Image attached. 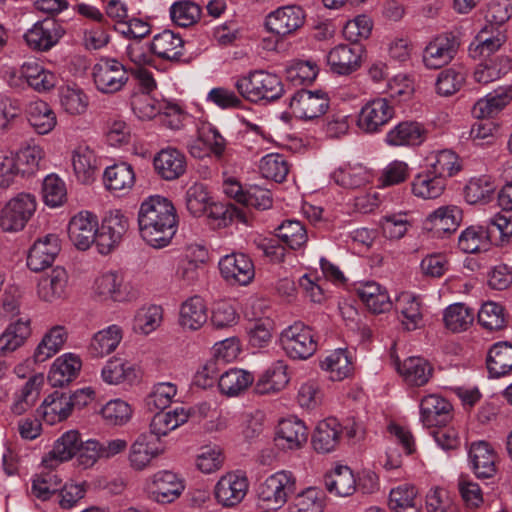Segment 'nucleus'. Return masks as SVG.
<instances>
[{
    "label": "nucleus",
    "mask_w": 512,
    "mask_h": 512,
    "mask_svg": "<svg viewBox=\"0 0 512 512\" xmlns=\"http://www.w3.org/2000/svg\"><path fill=\"white\" fill-rule=\"evenodd\" d=\"M342 426L336 418L322 420L316 426L312 437V445L318 453L333 451L340 440Z\"/></svg>",
    "instance_id": "39"
},
{
    "label": "nucleus",
    "mask_w": 512,
    "mask_h": 512,
    "mask_svg": "<svg viewBox=\"0 0 512 512\" xmlns=\"http://www.w3.org/2000/svg\"><path fill=\"white\" fill-rule=\"evenodd\" d=\"M40 412L50 425L65 420L72 412L69 394L55 391L48 395L40 406Z\"/></svg>",
    "instance_id": "49"
},
{
    "label": "nucleus",
    "mask_w": 512,
    "mask_h": 512,
    "mask_svg": "<svg viewBox=\"0 0 512 512\" xmlns=\"http://www.w3.org/2000/svg\"><path fill=\"white\" fill-rule=\"evenodd\" d=\"M59 102L64 112L71 116L83 115L89 106V97L77 85H66L59 90Z\"/></svg>",
    "instance_id": "60"
},
{
    "label": "nucleus",
    "mask_w": 512,
    "mask_h": 512,
    "mask_svg": "<svg viewBox=\"0 0 512 512\" xmlns=\"http://www.w3.org/2000/svg\"><path fill=\"white\" fill-rule=\"evenodd\" d=\"M123 339V329L116 324L96 332L88 346V352L93 358H103L114 352Z\"/></svg>",
    "instance_id": "36"
},
{
    "label": "nucleus",
    "mask_w": 512,
    "mask_h": 512,
    "mask_svg": "<svg viewBox=\"0 0 512 512\" xmlns=\"http://www.w3.org/2000/svg\"><path fill=\"white\" fill-rule=\"evenodd\" d=\"M37 207L36 198L30 193H19L2 208L0 227L5 232H18L24 229Z\"/></svg>",
    "instance_id": "7"
},
{
    "label": "nucleus",
    "mask_w": 512,
    "mask_h": 512,
    "mask_svg": "<svg viewBox=\"0 0 512 512\" xmlns=\"http://www.w3.org/2000/svg\"><path fill=\"white\" fill-rule=\"evenodd\" d=\"M362 54L359 45L339 44L327 54V63L334 73L348 75L360 67Z\"/></svg>",
    "instance_id": "23"
},
{
    "label": "nucleus",
    "mask_w": 512,
    "mask_h": 512,
    "mask_svg": "<svg viewBox=\"0 0 512 512\" xmlns=\"http://www.w3.org/2000/svg\"><path fill=\"white\" fill-rule=\"evenodd\" d=\"M98 218L89 211H81L74 215L68 224V237L78 249L85 251L93 243L97 244Z\"/></svg>",
    "instance_id": "14"
},
{
    "label": "nucleus",
    "mask_w": 512,
    "mask_h": 512,
    "mask_svg": "<svg viewBox=\"0 0 512 512\" xmlns=\"http://www.w3.org/2000/svg\"><path fill=\"white\" fill-rule=\"evenodd\" d=\"M505 41L506 35L502 30L485 26L469 45V54L474 59L493 57Z\"/></svg>",
    "instance_id": "29"
},
{
    "label": "nucleus",
    "mask_w": 512,
    "mask_h": 512,
    "mask_svg": "<svg viewBox=\"0 0 512 512\" xmlns=\"http://www.w3.org/2000/svg\"><path fill=\"white\" fill-rule=\"evenodd\" d=\"M307 438V428L301 420L287 418L279 422L275 440L282 449H299L307 442Z\"/></svg>",
    "instance_id": "30"
},
{
    "label": "nucleus",
    "mask_w": 512,
    "mask_h": 512,
    "mask_svg": "<svg viewBox=\"0 0 512 512\" xmlns=\"http://www.w3.org/2000/svg\"><path fill=\"white\" fill-rule=\"evenodd\" d=\"M512 100V89L501 86L476 101L472 114L477 119L492 118L500 113Z\"/></svg>",
    "instance_id": "28"
},
{
    "label": "nucleus",
    "mask_w": 512,
    "mask_h": 512,
    "mask_svg": "<svg viewBox=\"0 0 512 512\" xmlns=\"http://www.w3.org/2000/svg\"><path fill=\"white\" fill-rule=\"evenodd\" d=\"M26 114L30 125L41 135L50 133L57 124L55 112L43 100L31 101L27 105Z\"/></svg>",
    "instance_id": "46"
},
{
    "label": "nucleus",
    "mask_w": 512,
    "mask_h": 512,
    "mask_svg": "<svg viewBox=\"0 0 512 512\" xmlns=\"http://www.w3.org/2000/svg\"><path fill=\"white\" fill-rule=\"evenodd\" d=\"M67 285V271L62 267H56L39 279L37 295L44 302L54 303L66 297Z\"/></svg>",
    "instance_id": "27"
},
{
    "label": "nucleus",
    "mask_w": 512,
    "mask_h": 512,
    "mask_svg": "<svg viewBox=\"0 0 512 512\" xmlns=\"http://www.w3.org/2000/svg\"><path fill=\"white\" fill-rule=\"evenodd\" d=\"M68 338V332L64 326L51 327L37 345L33 359L36 363H43L55 356L64 346Z\"/></svg>",
    "instance_id": "44"
},
{
    "label": "nucleus",
    "mask_w": 512,
    "mask_h": 512,
    "mask_svg": "<svg viewBox=\"0 0 512 512\" xmlns=\"http://www.w3.org/2000/svg\"><path fill=\"white\" fill-rule=\"evenodd\" d=\"M188 419L189 413L184 407H176L168 412H158L152 417L149 431L146 433L154 435L161 441L162 437L185 424Z\"/></svg>",
    "instance_id": "37"
},
{
    "label": "nucleus",
    "mask_w": 512,
    "mask_h": 512,
    "mask_svg": "<svg viewBox=\"0 0 512 512\" xmlns=\"http://www.w3.org/2000/svg\"><path fill=\"white\" fill-rule=\"evenodd\" d=\"M30 319L10 323L0 335V353L8 354L21 347L31 335Z\"/></svg>",
    "instance_id": "55"
},
{
    "label": "nucleus",
    "mask_w": 512,
    "mask_h": 512,
    "mask_svg": "<svg viewBox=\"0 0 512 512\" xmlns=\"http://www.w3.org/2000/svg\"><path fill=\"white\" fill-rule=\"evenodd\" d=\"M511 60L505 55H495L490 58H484L473 73L476 82L488 84L496 81L506 75L511 70Z\"/></svg>",
    "instance_id": "47"
},
{
    "label": "nucleus",
    "mask_w": 512,
    "mask_h": 512,
    "mask_svg": "<svg viewBox=\"0 0 512 512\" xmlns=\"http://www.w3.org/2000/svg\"><path fill=\"white\" fill-rule=\"evenodd\" d=\"M389 507L392 512H420L421 503L415 486L402 484L390 491Z\"/></svg>",
    "instance_id": "58"
},
{
    "label": "nucleus",
    "mask_w": 512,
    "mask_h": 512,
    "mask_svg": "<svg viewBox=\"0 0 512 512\" xmlns=\"http://www.w3.org/2000/svg\"><path fill=\"white\" fill-rule=\"evenodd\" d=\"M468 460L476 477L491 478L495 475L497 454L489 443H472L468 451Z\"/></svg>",
    "instance_id": "25"
},
{
    "label": "nucleus",
    "mask_w": 512,
    "mask_h": 512,
    "mask_svg": "<svg viewBox=\"0 0 512 512\" xmlns=\"http://www.w3.org/2000/svg\"><path fill=\"white\" fill-rule=\"evenodd\" d=\"M186 206L195 217L207 214L209 218L219 220L225 213L224 207L212 201L206 186L201 183H195L188 188Z\"/></svg>",
    "instance_id": "19"
},
{
    "label": "nucleus",
    "mask_w": 512,
    "mask_h": 512,
    "mask_svg": "<svg viewBox=\"0 0 512 512\" xmlns=\"http://www.w3.org/2000/svg\"><path fill=\"white\" fill-rule=\"evenodd\" d=\"M305 23V12L298 5H285L271 11L265 17L268 32L279 38L294 34Z\"/></svg>",
    "instance_id": "12"
},
{
    "label": "nucleus",
    "mask_w": 512,
    "mask_h": 512,
    "mask_svg": "<svg viewBox=\"0 0 512 512\" xmlns=\"http://www.w3.org/2000/svg\"><path fill=\"white\" fill-rule=\"evenodd\" d=\"M452 405L439 394L424 396L420 402V420L426 427L446 425L452 415Z\"/></svg>",
    "instance_id": "20"
},
{
    "label": "nucleus",
    "mask_w": 512,
    "mask_h": 512,
    "mask_svg": "<svg viewBox=\"0 0 512 512\" xmlns=\"http://www.w3.org/2000/svg\"><path fill=\"white\" fill-rule=\"evenodd\" d=\"M462 221V210L455 205L441 206L426 218V224L436 232H454Z\"/></svg>",
    "instance_id": "54"
},
{
    "label": "nucleus",
    "mask_w": 512,
    "mask_h": 512,
    "mask_svg": "<svg viewBox=\"0 0 512 512\" xmlns=\"http://www.w3.org/2000/svg\"><path fill=\"white\" fill-rule=\"evenodd\" d=\"M496 191V185L488 175L471 178L464 188V197L469 204L488 203Z\"/></svg>",
    "instance_id": "62"
},
{
    "label": "nucleus",
    "mask_w": 512,
    "mask_h": 512,
    "mask_svg": "<svg viewBox=\"0 0 512 512\" xmlns=\"http://www.w3.org/2000/svg\"><path fill=\"white\" fill-rule=\"evenodd\" d=\"M20 75L37 92L50 91L58 82L55 73L37 61L25 62L20 68Z\"/></svg>",
    "instance_id": "43"
},
{
    "label": "nucleus",
    "mask_w": 512,
    "mask_h": 512,
    "mask_svg": "<svg viewBox=\"0 0 512 512\" xmlns=\"http://www.w3.org/2000/svg\"><path fill=\"white\" fill-rule=\"evenodd\" d=\"M179 325L190 331L200 329L207 322V306L200 296L186 299L180 306Z\"/></svg>",
    "instance_id": "41"
},
{
    "label": "nucleus",
    "mask_w": 512,
    "mask_h": 512,
    "mask_svg": "<svg viewBox=\"0 0 512 512\" xmlns=\"http://www.w3.org/2000/svg\"><path fill=\"white\" fill-rule=\"evenodd\" d=\"M254 381V376L249 371L231 368L218 378V387L224 395L233 397L245 391Z\"/></svg>",
    "instance_id": "59"
},
{
    "label": "nucleus",
    "mask_w": 512,
    "mask_h": 512,
    "mask_svg": "<svg viewBox=\"0 0 512 512\" xmlns=\"http://www.w3.org/2000/svg\"><path fill=\"white\" fill-rule=\"evenodd\" d=\"M93 83L103 94H114L123 89L129 79L127 68L114 58H100L92 67Z\"/></svg>",
    "instance_id": "6"
},
{
    "label": "nucleus",
    "mask_w": 512,
    "mask_h": 512,
    "mask_svg": "<svg viewBox=\"0 0 512 512\" xmlns=\"http://www.w3.org/2000/svg\"><path fill=\"white\" fill-rule=\"evenodd\" d=\"M81 366L82 362L78 355L65 353L53 362L48 379L52 386L61 387L77 377Z\"/></svg>",
    "instance_id": "38"
},
{
    "label": "nucleus",
    "mask_w": 512,
    "mask_h": 512,
    "mask_svg": "<svg viewBox=\"0 0 512 512\" xmlns=\"http://www.w3.org/2000/svg\"><path fill=\"white\" fill-rule=\"evenodd\" d=\"M372 178V172L361 164H346L331 174V179L337 185L350 189L362 187L371 182Z\"/></svg>",
    "instance_id": "52"
},
{
    "label": "nucleus",
    "mask_w": 512,
    "mask_h": 512,
    "mask_svg": "<svg viewBox=\"0 0 512 512\" xmlns=\"http://www.w3.org/2000/svg\"><path fill=\"white\" fill-rule=\"evenodd\" d=\"M101 375L104 382L108 384H132L139 380L140 370L127 360L113 357L106 362Z\"/></svg>",
    "instance_id": "40"
},
{
    "label": "nucleus",
    "mask_w": 512,
    "mask_h": 512,
    "mask_svg": "<svg viewBox=\"0 0 512 512\" xmlns=\"http://www.w3.org/2000/svg\"><path fill=\"white\" fill-rule=\"evenodd\" d=\"M329 99L322 92H311L306 90L297 91L290 99L289 108L291 113L303 120L319 118L327 111Z\"/></svg>",
    "instance_id": "15"
},
{
    "label": "nucleus",
    "mask_w": 512,
    "mask_h": 512,
    "mask_svg": "<svg viewBox=\"0 0 512 512\" xmlns=\"http://www.w3.org/2000/svg\"><path fill=\"white\" fill-rule=\"evenodd\" d=\"M249 480L245 472L240 470L223 474L216 482L213 495L218 505L223 508H234L247 495Z\"/></svg>",
    "instance_id": "9"
},
{
    "label": "nucleus",
    "mask_w": 512,
    "mask_h": 512,
    "mask_svg": "<svg viewBox=\"0 0 512 512\" xmlns=\"http://www.w3.org/2000/svg\"><path fill=\"white\" fill-rule=\"evenodd\" d=\"M60 249V240L57 235L48 234L39 238L29 250L27 266L35 272L44 270L54 262Z\"/></svg>",
    "instance_id": "22"
},
{
    "label": "nucleus",
    "mask_w": 512,
    "mask_h": 512,
    "mask_svg": "<svg viewBox=\"0 0 512 512\" xmlns=\"http://www.w3.org/2000/svg\"><path fill=\"white\" fill-rule=\"evenodd\" d=\"M296 477L291 471L280 470L268 476L258 487V497L273 509L281 508L295 492Z\"/></svg>",
    "instance_id": "8"
},
{
    "label": "nucleus",
    "mask_w": 512,
    "mask_h": 512,
    "mask_svg": "<svg viewBox=\"0 0 512 512\" xmlns=\"http://www.w3.org/2000/svg\"><path fill=\"white\" fill-rule=\"evenodd\" d=\"M398 371L404 380L413 386L425 385L431 375V365L421 357H409L400 365H398Z\"/></svg>",
    "instance_id": "61"
},
{
    "label": "nucleus",
    "mask_w": 512,
    "mask_h": 512,
    "mask_svg": "<svg viewBox=\"0 0 512 512\" xmlns=\"http://www.w3.org/2000/svg\"><path fill=\"white\" fill-rule=\"evenodd\" d=\"M457 46L454 38L442 34L432 39L425 47L422 61L427 69H439L454 58Z\"/></svg>",
    "instance_id": "18"
},
{
    "label": "nucleus",
    "mask_w": 512,
    "mask_h": 512,
    "mask_svg": "<svg viewBox=\"0 0 512 512\" xmlns=\"http://www.w3.org/2000/svg\"><path fill=\"white\" fill-rule=\"evenodd\" d=\"M221 276L230 284L247 285L255 276L252 260L243 253H231L219 261Z\"/></svg>",
    "instance_id": "16"
},
{
    "label": "nucleus",
    "mask_w": 512,
    "mask_h": 512,
    "mask_svg": "<svg viewBox=\"0 0 512 512\" xmlns=\"http://www.w3.org/2000/svg\"><path fill=\"white\" fill-rule=\"evenodd\" d=\"M445 188L446 181L427 168L416 174L411 182L413 195L425 200L440 197Z\"/></svg>",
    "instance_id": "51"
},
{
    "label": "nucleus",
    "mask_w": 512,
    "mask_h": 512,
    "mask_svg": "<svg viewBox=\"0 0 512 512\" xmlns=\"http://www.w3.org/2000/svg\"><path fill=\"white\" fill-rule=\"evenodd\" d=\"M153 165L156 173L167 181L180 178L187 168L185 155L170 147L160 150L154 156Z\"/></svg>",
    "instance_id": "26"
},
{
    "label": "nucleus",
    "mask_w": 512,
    "mask_h": 512,
    "mask_svg": "<svg viewBox=\"0 0 512 512\" xmlns=\"http://www.w3.org/2000/svg\"><path fill=\"white\" fill-rule=\"evenodd\" d=\"M43 157V149L38 145L27 146L14 156L5 157L0 165V186L8 187L19 174L24 176L35 173Z\"/></svg>",
    "instance_id": "5"
},
{
    "label": "nucleus",
    "mask_w": 512,
    "mask_h": 512,
    "mask_svg": "<svg viewBox=\"0 0 512 512\" xmlns=\"http://www.w3.org/2000/svg\"><path fill=\"white\" fill-rule=\"evenodd\" d=\"M325 485L330 493L339 497H347L355 492L356 479L348 466L338 465L326 475Z\"/></svg>",
    "instance_id": "56"
},
{
    "label": "nucleus",
    "mask_w": 512,
    "mask_h": 512,
    "mask_svg": "<svg viewBox=\"0 0 512 512\" xmlns=\"http://www.w3.org/2000/svg\"><path fill=\"white\" fill-rule=\"evenodd\" d=\"M486 363L493 377L507 375L512 370V345L508 342L495 343L488 351Z\"/></svg>",
    "instance_id": "57"
},
{
    "label": "nucleus",
    "mask_w": 512,
    "mask_h": 512,
    "mask_svg": "<svg viewBox=\"0 0 512 512\" xmlns=\"http://www.w3.org/2000/svg\"><path fill=\"white\" fill-rule=\"evenodd\" d=\"M64 30L53 18H46L36 22L29 29L24 38L30 48L39 51H47L57 44L63 36Z\"/></svg>",
    "instance_id": "17"
},
{
    "label": "nucleus",
    "mask_w": 512,
    "mask_h": 512,
    "mask_svg": "<svg viewBox=\"0 0 512 512\" xmlns=\"http://www.w3.org/2000/svg\"><path fill=\"white\" fill-rule=\"evenodd\" d=\"M103 182L109 191L125 195L135 184L134 169L126 162L111 165L103 173Z\"/></svg>",
    "instance_id": "35"
},
{
    "label": "nucleus",
    "mask_w": 512,
    "mask_h": 512,
    "mask_svg": "<svg viewBox=\"0 0 512 512\" xmlns=\"http://www.w3.org/2000/svg\"><path fill=\"white\" fill-rule=\"evenodd\" d=\"M357 294L373 313H384L392 307V302L386 288L374 281L360 284L357 288Z\"/></svg>",
    "instance_id": "48"
},
{
    "label": "nucleus",
    "mask_w": 512,
    "mask_h": 512,
    "mask_svg": "<svg viewBox=\"0 0 512 512\" xmlns=\"http://www.w3.org/2000/svg\"><path fill=\"white\" fill-rule=\"evenodd\" d=\"M426 168L444 181L462 169L459 156L451 149L433 150L425 156Z\"/></svg>",
    "instance_id": "32"
},
{
    "label": "nucleus",
    "mask_w": 512,
    "mask_h": 512,
    "mask_svg": "<svg viewBox=\"0 0 512 512\" xmlns=\"http://www.w3.org/2000/svg\"><path fill=\"white\" fill-rule=\"evenodd\" d=\"M395 309L404 329L413 331L423 326L422 304L419 297L403 292L396 299Z\"/></svg>",
    "instance_id": "31"
},
{
    "label": "nucleus",
    "mask_w": 512,
    "mask_h": 512,
    "mask_svg": "<svg viewBox=\"0 0 512 512\" xmlns=\"http://www.w3.org/2000/svg\"><path fill=\"white\" fill-rule=\"evenodd\" d=\"M332 381H342L352 375L354 366L346 349H336L328 354L320 364Z\"/></svg>",
    "instance_id": "53"
},
{
    "label": "nucleus",
    "mask_w": 512,
    "mask_h": 512,
    "mask_svg": "<svg viewBox=\"0 0 512 512\" xmlns=\"http://www.w3.org/2000/svg\"><path fill=\"white\" fill-rule=\"evenodd\" d=\"M394 105L384 97L374 98L366 102L359 111L357 127L364 133L376 134L393 119Z\"/></svg>",
    "instance_id": "10"
},
{
    "label": "nucleus",
    "mask_w": 512,
    "mask_h": 512,
    "mask_svg": "<svg viewBox=\"0 0 512 512\" xmlns=\"http://www.w3.org/2000/svg\"><path fill=\"white\" fill-rule=\"evenodd\" d=\"M129 284L125 283L121 274L108 271L98 276L93 285L97 296L103 300L124 302L132 299L134 293L129 291Z\"/></svg>",
    "instance_id": "21"
},
{
    "label": "nucleus",
    "mask_w": 512,
    "mask_h": 512,
    "mask_svg": "<svg viewBox=\"0 0 512 512\" xmlns=\"http://www.w3.org/2000/svg\"><path fill=\"white\" fill-rule=\"evenodd\" d=\"M129 229V219L120 210L106 214L101 225H98L97 248L99 253L106 255L115 249L123 240Z\"/></svg>",
    "instance_id": "13"
},
{
    "label": "nucleus",
    "mask_w": 512,
    "mask_h": 512,
    "mask_svg": "<svg viewBox=\"0 0 512 512\" xmlns=\"http://www.w3.org/2000/svg\"><path fill=\"white\" fill-rule=\"evenodd\" d=\"M234 87L243 99L251 103L274 102L285 92L281 79L265 70H254L237 77Z\"/></svg>",
    "instance_id": "2"
},
{
    "label": "nucleus",
    "mask_w": 512,
    "mask_h": 512,
    "mask_svg": "<svg viewBox=\"0 0 512 512\" xmlns=\"http://www.w3.org/2000/svg\"><path fill=\"white\" fill-rule=\"evenodd\" d=\"M428 131L416 121H403L390 129L385 142L389 146H420L427 138Z\"/></svg>",
    "instance_id": "24"
},
{
    "label": "nucleus",
    "mask_w": 512,
    "mask_h": 512,
    "mask_svg": "<svg viewBox=\"0 0 512 512\" xmlns=\"http://www.w3.org/2000/svg\"><path fill=\"white\" fill-rule=\"evenodd\" d=\"M151 51L166 60H178L184 52V41L179 34L164 30L153 37Z\"/></svg>",
    "instance_id": "50"
},
{
    "label": "nucleus",
    "mask_w": 512,
    "mask_h": 512,
    "mask_svg": "<svg viewBox=\"0 0 512 512\" xmlns=\"http://www.w3.org/2000/svg\"><path fill=\"white\" fill-rule=\"evenodd\" d=\"M414 220L409 212H396L384 215L380 220L383 235L390 240L403 238L413 226Z\"/></svg>",
    "instance_id": "63"
},
{
    "label": "nucleus",
    "mask_w": 512,
    "mask_h": 512,
    "mask_svg": "<svg viewBox=\"0 0 512 512\" xmlns=\"http://www.w3.org/2000/svg\"><path fill=\"white\" fill-rule=\"evenodd\" d=\"M137 221L143 241L156 249L167 247L178 228L176 208L168 198L160 195H151L143 200Z\"/></svg>",
    "instance_id": "1"
},
{
    "label": "nucleus",
    "mask_w": 512,
    "mask_h": 512,
    "mask_svg": "<svg viewBox=\"0 0 512 512\" xmlns=\"http://www.w3.org/2000/svg\"><path fill=\"white\" fill-rule=\"evenodd\" d=\"M288 382L287 365L278 360L263 372L254 389L257 394H273L285 388Z\"/></svg>",
    "instance_id": "45"
},
{
    "label": "nucleus",
    "mask_w": 512,
    "mask_h": 512,
    "mask_svg": "<svg viewBox=\"0 0 512 512\" xmlns=\"http://www.w3.org/2000/svg\"><path fill=\"white\" fill-rule=\"evenodd\" d=\"M324 493L316 487H309L298 493L288 506V512H324Z\"/></svg>",
    "instance_id": "64"
},
{
    "label": "nucleus",
    "mask_w": 512,
    "mask_h": 512,
    "mask_svg": "<svg viewBox=\"0 0 512 512\" xmlns=\"http://www.w3.org/2000/svg\"><path fill=\"white\" fill-rule=\"evenodd\" d=\"M71 161L79 182L89 184L95 180L100 164L92 149L84 145L76 147L72 151Z\"/></svg>",
    "instance_id": "34"
},
{
    "label": "nucleus",
    "mask_w": 512,
    "mask_h": 512,
    "mask_svg": "<svg viewBox=\"0 0 512 512\" xmlns=\"http://www.w3.org/2000/svg\"><path fill=\"white\" fill-rule=\"evenodd\" d=\"M279 343L291 359L306 360L317 351V341L312 329L300 321L282 330Z\"/></svg>",
    "instance_id": "4"
},
{
    "label": "nucleus",
    "mask_w": 512,
    "mask_h": 512,
    "mask_svg": "<svg viewBox=\"0 0 512 512\" xmlns=\"http://www.w3.org/2000/svg\"><path fill=\"white\" fill-rule=\"evenodd\" d=\"M80 434L76 430L65 432L54 443L52 450L43 458L42 464L54 468L59 463L70 460L80 448Z\"/></svg>",
    "instance_id": "33"
},
{
    "label": "nucleus",
    "mask_w": 512,
    "mask_h": 512,
    "mask_svg": "<svg viewBox=\"0 0 512 512\" xmlns=\"http://www.w3.org/2000/svg\"><path fill=\"white\" fill-rule=\"evenodd\" d=\"M165 447L152 434L140 433L128 449L127 461L135 472H142L152 467L153 462L163 455Z\"/></svg>",
    "instance_id": "11"
},
{
    "label": "nucleus",
    "mask_w": 512,
    "mask_h": 512,
    "mask_svg": "<svg viewBox=\"0 0 512 512\" xmlns=\"http://www.w3.org/2000/svg\"><path fill=\"white\" fill-rule=\"evenodd\" d=\"M186 488L185 479L172 470H159L150 475L145 481V491L148 498L160 505L176 502Z\"/></svg>",
    "instance_id": "3"
},
{
    "label": "nucleus",
    "mask_w": 512,
    "mask_h": 512,
    "mask_svg": "<svg viewBox=\"0 0 512 512\" xmlns=\"http://www.w3.org/2000/svg\"><path fill=\"white\" fill-rule=\"evenodd\" d=\"M44 377L41 374L30 377L25 384L17 389L13 395L11 411L15 415H22L30 410L37 402Z\"/></svg>",
    "instance_id": "42"
}]
</instances>
